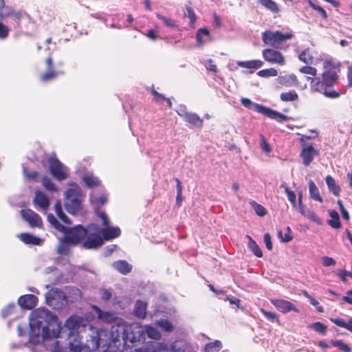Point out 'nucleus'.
<instances>
[{
  "mask_svg": "<svg viewBox=\"0 0 352 352\" xmlns=\"http://www.w3.org/2000/svg\"><path fill=\"white\" fill-rule=\"evenodd\" d=\"M29 342L38 344L56 339L61 331L58 317L44 308L34 310L30 316Z\"/></svg>",
  "mask_w": 352,
  "mask_h": 352,
  "instance_id": "nucleus-1",
  "label": "nucleus"
},
{
  "mask_svg": "<svg viewBox=\"0 0 352 352\" xmlns=\"http://www.w3.org/2000/svg\"><path fill=\"white\" fill-rule=\"evenodd\" d=\"M340 71V63L333 60H324L322 78L307 77V80H310L311 91L320 93L329 98L334 99L340 97V92L333 89L338 82Z\"/></svg>",
  "mask_w": 352,
  "mask_h": 352,
  "instance_id": "nucleus-2",
  "label": "nucleus"
},
{
  "mask_svg": "<svg viewBox=\"0 0 352 352\" xmlns=\"http://www.w3.org/2000/svg\"><path fill=\"white\" fill-rule=\"evenodd\" d=\"M73 236L69 240L73 243L81 244L86 250H96L103 245V240L100 232V226L96 223H90L86 227L82 225L72 227Z\"/></svg>",
  "mask_w": 352,
  "mask_h": 352,
  "instance_id": "nucleus-3",
  "label": "nucleus"
},
{
  "mask_svg": "<svg viewBox=\"0 0 352 352\" xmlns=\"http://www.w3.org/2000/svg\"><path fill=\"white\" fill-rule=\"evenodd\" d=\"M47 219L52 228L64 234L63 238L60 240L57 247V253L62 255L66 254L69 252V245H77V243H73L69 240V237L74 235L72 227L63 225L53 214H48Z\"/></svg>",
  "mask_w": 352,
  "mask_h": 352,
  "instance_id": "nucleus-4",
  "label": "nucleus"
},
{
  "mask_svg": "<svg viewBox=\"0 0 352 352\" xmlns=\"http://www.w3.org/2000/svg\"><path fill=\"white\" fill-rule=\"evenodd\" d=\"M89 338L87 339L89 349L96 350L100 345L102 346H107V349L113 347L109 330L104 328H96L89 325Z\"/></svg>",
  "mask_w": 352,
  "mask_h": 352,
  "instance_id": "nucleus-5",
  "label": "nucleus"
},
{
  "mask_svg": "<svg viewBox=\"0 0 352 352\" xmlns=\"http://www.w3.org/2000/svg\"><path fill=\"white\" fill-rule=\"evenodd\" d=\"M83 199L81 188L76 184H74L72 188H68L65 192V209L69 213L75 214L82 209Z\"/></svg>",
  "mask_w": 352,
  "mask_h": 352,
  "instance_id": "nucleus-6",
  "label": "nucleus"
},
{
  "mask_svg": "<svg viewBox=\"0 0 352 352\" xmlns=\"http://www.w3.org/2000/svg\"><path fill=\"white\" fill-rule=\"evenodd\" d=\"M294 37V34L292 30L285 33L278 30H266L261 34V38L264 44L279 50L283 49V44L285 41L290 40Z\"/></svg>",
  "mask_w": 352,
  "mask_h": 352,
  "instance_id": "nucleus-7",
  "label": "nucleus"
},
{
  "mask_svg": "<svg viewBox=\"0 0 352 352\" xmlns=\"http://www.w3.org/2000/svg\"><path fill=\"white\" fill-rule=\"evenodd\" d=\"M241 104L247 109L254 110L271 119L283 122L288 120V117L269 107L252 102L249 98H242Z\"/></svg>",
  "mask_w": 352,
  "mask_h": 352,
  "instance_id": "nucleus-8",
  "label": "nucleus"
},
{
  "mask_svg": "<svg viewBox=\"0 0 352 352\" xmlns=\"http://www.w3.org/2000/svg\"><path fill=\"white\" fill-rule=\"evenodd\" d=\"M144 329L138 324H126L122 347H133L136 342H144Z\"/></svg>",
  "mask_w": 352,
  "mask_h": 352,
  "instance_id": "nucleus-9",
  "label": "nucleus"
},
{
  "mask_svg": "<svg viewBox=\"0 0 352 352\" xmlns=\"http://www.w3.org/2000/svg\"><path fill=\"white\" fill-rule=\"evenodd\" d=\"M49 169L51 175L58 181H63L68 177V168L55 156L49 158Z\"/></svg>",
  "mask_w": 352,
  "mask_h": 352,
  "instance_id": "nucleus-10",
  "label": "nucleus"
},
{
  "mask_svg": "<svg viewBox=\"0 0 352 352\" xmlns=\"http://www.w3.org/2000/svg\"><path fill=\"white\" fill-rule=\"evenodd\" d=\"M46 303L54 309H59L67 301L65 293L60 289L52 288L45 294Z\"/></svg>",
  "mask_w": 352,
  "mask_h": 352,
  "instance_id": "nucleus-11",
  "label": "nucleus"
},
{
  "mask_svg": "<svg viewBox=\"0 0 352 352\" xmlns=\"http://www.w3.org/2000/svg\"><path fill=\"white\" fill-rule=\"evenodd\" d=\"M125 323L113 324L111 326L109 332L111 333V339L113 346H122V342L124 337Z\"/></svg>",
  "mask_w": 352,
  "mask_h": 352,
  "instance_id": "nucleus-12",
  "label": "nucleus"
},
{
  "mask_svg": "<svg viewBox=\"0 0 352 352\" xmlns=\"http://www.w3.org/2000/svg\"><path fill=\"white\" fill-rule=\"evenodd\" d=\"M264 60L271 64L284 65L285 59L284 56L275 48H267L262 52Z\"/></svg>",
  "mask_w": 352,
  "mask_h": 352,
  "instance_id": "nucleus-13",
  "label": "nucleus"
},
{
  "mask_svg": "<svg viewBox=\"0 0 352 352\" xmlns=\"http://www.w3.org/2000/svg\"><path fill=\"white\" fill-rule=\"evenodd\" d=\"M22 218L32 227L41 228L43 225L41 217L30 209H22L21 210Z\"/></svg>",
  "mask_w": 352,
  "mask_h": 352,
  "instance_id": "nucleus-14",
  "label": "nucleus"
},
{
  "mask_svg": "<svg viewBox=\"0 0 352 352\" xmlns=\"http://www.w3.org/2000/svg\"><path fill=\"white\" fill-rule=\"evenodd\" d=\"M318 153V151L316 150L312 145L303 144L300 157L302 159L303 164L308 166Z\"/></svg>",
  "mask_w": 352,
  "mask_h": 352,
  "instance_id": "nucleus-15",
  "label": "nucleus"
},
{
  "mask_svg": "<svg viewBox=\"0 0 352 352\" xmlns=\"http://www.w3.org/2000/svg\"><path fill=\"white\" fill-rule=\"evenodd\" d=\"M69 350L72 352H82V350L85 348L88 349L87 342L86 344L83 343L81 340L79 334H72L69 333Z\"/></svg>",
  "mask_w": 352,
  "mask_h": 352,
  "instance_id": "nucleus-16",
  "label": "nucleus"
},
{
  "mask_svg": "<svg viewBox=\"0 0 352 352\" xmlns=\"http://www.w3.org/2000/svg\"><path fill=\"white\" fill-rule=\"evenodd\" d=\"M271 303L280 312L298 311L296 306L289 301L283 299H272Z\"/></svg>",
  "mask_w": 352,
  "mask_h": 352,
  "instance_id": "nucleus-17",
  "label": "nucleus"
},
{
  "mask_svg": "<svg viewBox=\"0 0 352 352\" xmlns=\"http://www.w3.org/2000/svg\"><path fill=\"white\" fill-rule=\"evenodd\" d=\"M82 318L72 316L66 320L65 326L70 331L69 333L75 334V331H78L84 326Z\"/></svg>",
  "mask_w": 352,
  "mask_h": 352,
  "instance_id": "nucleus-18",
  "label": "nucleus"
},
{
  "mask_svg": "<svg viewBox=\"0 0 352 352\" xmlns=\"http://www.w3.org/2000/svg\"><path fill=\"white\" fill-rule=\"evenodd\" d=\"M35 206L40 208L42 210L46 212L50 205V201L47 196L41 190H36L33 199Z\"/></svg>",
  "mask_w": 352,
  "mask_h": 352,
  "instance_id": "nucleus-19",
  "label": "nucleus"
},
{
  "mask_svg": "<svg viewBox=\"0 0 352 352\" xmlns=\"http://www.w3.org/2000/svg\"><path fill=\"white\" fill-rule=\"evenodd\" d=\"M38 298L33 294H25L20 296L18 299V303L21 308L25 309H32L37 305Z\"/></svg>",
  "mask_w": 352,
  "mask_h": 352,
  "instance_id": "nucleus-20",
  "label": "nucleus"
},
{
  "mask_svg": "<svg viewBox=\"0 0 352 352\" xmlns=\"http://www.w3.org/2000/svg\"><path fill=\"white\" fill-rule=\"evenodd\" d=\"M93 310L96 314L98 318L106 323H113L117 319V316L112 311H102L96 305L92 307Z\"/></svg>",
  "mask_w": 352,
  "mask_h": 352,
  "instance_id": "nucleus-21",
  "label": "nucleus"
},
{
  "mask_svg": "<svg viewBox=\"0 0 352 352\" xmlns=\"http://www.w3.org/2000/svg\"><path fill=\"white\" fill-rule=\"evenodd\" d=\"M100 232L102 237L103 241L104 240L108 241L118 237L121 231L118 227H107L101 228L100 227Z\"/></svg>",
  "mask_w": 352,
  "mask_h": 352,
  "instance_id": "nucleus-22",
  "label": "nucleus"
},
{
  "mask_svg": "<svg viewBox=\"0 0 352 352\" xmlns=\"http://www.w3.org/2000/svg\"><path fill=\"white\" fill-rule=\"evenodd\" d=\"M46 65L47 67V71L41 76L43 81H48L56 78L57 76L63 74V72H55L52 69L53 60L51 57H48L46 59Z\"/></svg>",
  "mask_w": 352,
  "mask_h": 352,
  "instance_id": "nucleus-23",
  "label": "nucleus"
},
{
  "mask_svg": "<svg viewBox=\"0 0 352 352\" xmlns=\"http://www.w3.org/2000/svg\"><path fill=\"white\" fill-rule=\"evenodd\" d=\"M237 65L240 67L250 69L248 72H244L245 74H252L253 69L261 68L263 65V62L261 60H251L245 61H238Z\"/></svg>",
  "mask_w": 352,
  "mask_h": 352,
  "instance_id": "nucleus-24",
  "label": "nucleus"
},
{
  "mask_svg": "<svg viewBox=\"0 0 352 352\" xmlns=\"http://www.w3.org/2000/svg\"><path fill=\"white\" fill-rule=\"evenodd\" d=\"M196 40L199 46H203L206 43L211 41L212 38L208 29L206 28L198 29L196 34Z\"/></svg>",
  "mask_w": 352,
  "mask_h": 352,
  "instance_id": "nucleus-25",
  "label": "nucleus"
},
{
  "mask_svg": "<svg viewBox=\"0 0 352 352\" xmlns=\"http://www.w3.org/2000/svg\"><path fill=\"white\" fill-rule=\"evenodd\" d=\"M112 266L122 274H127L132 270V265L125 260H119L113 262Z\"/></svg>",
  "mask_w": 352,
  "mask_h": 352,
  "instance_id": "nucleus-26",
  "label": "nucleus"
},
{
  "mask_svg": "<svg viewBox=\"0 0 352 352\" xmlns=\"http://www.w3.org/2000/svg\"><path fill=\"white\" fill-rule=\"evenodd\" d=\"M19 237L24 243L28 245H40L43 242L41 238L29 233H21Z\"/></svg>",
  "mask_w": 352,
  "mask_h": 352,
  "instance_id": "nucleus-27",
  "label": "nucleus"
},
{
  "mask_svg": "<svg viewBox=\"0 0 352 352\" xmlns=\"http://www.w3.org/2000/svg\"><path fill=\"white\" fill-rule=\"evenodd\" d=\"M277 80L280 85L285 87L296 86L298 84L297 77L294 74L279 76Z\"/></svg>",
  "mask_w": 352,
  "mask_h": 352,
  "instance_id": "nucleus-28",
  "label": "nucleus"
},
{
  "mask_svg": "<svg viewBox=\"0 0 352 352\" xmlns=\"http://www.w3.org/2000/svg\"><path fill=\"white\" fill-rule=\"evenodd\" d=\"M54 210L58 219L66 225H71L72 221L69 217L64 213L62 208V204L60 200L56 201L54 204Z\"/></svg>",
  "mask_w": 352,
  "mask_h": 352,
  "instance_id": "nucleus-29",
  "label": "nucleus"
},
{
  "mask_svg": "<svg viewBox=\"0 0 352 352\" xmlns=\"http://www.w3.org/2000/svg\"><path fill=\"white\" fill-rule=\"evenodd\" d=\"M147 304L142 300H137L133 309V314L138 318H144L146 316Z\"/></svg>",
  "mask_w": 352,
  "mask_h": 352,
  "instance_id": "nucleus-30",
  "label": "nucleus"
},
{
  "mask_svg": "<svg viewBox=\"0 0 352 352\" xmlns=\"http://www.w3.org/2000/svg\"><path fill=\"white\" fill-rule=\"evenodd\" d=\"M325 182L329 191H331L335 196H339L340 188L336 184L335 179L331 175H328L325 179Z\"/></svg>",
  "mask_w": 352,
  "mask_h": 352,
  "instance_id": "nucleus-31",
  "label": "nucleus"
},
{
  "mask_svg": "<svg viewBox=\"0 0 352 352\" xmlns=\"http://www.w3.org/2000/svg\"><path fill=\"white\" fill-rule=\"evenodd\" d=\"M309 192L311 199L320 203L323 201L318 187L312 180L309 182Z\"/></svg>",
  "mask_w": 352,
  "mask_h": 352,
  "instance_id": "nucleus-32",
  "label": "nucleus"
},
{
  "mask_svg": "<svg viewBox=\"0 0 352 352\" xmlns=\"http://www.w3.org/2000/svg\"><path fill=\"white\" fill-rule=\"evenodd\" d=\"M329 214L331 219L328 220L327 223L333 228H340L341 227V223L338 212L333 210H329Z\"/></svg>",
  "mask_w": 352,
  "mask_h": 352,
  "instance_id": "nucleus-33",
  "label": "nucleus"
},
{
  "mask_svg": "<svg viewBox=\"0 0 352 352\" xmlns=\"http://www.w3.org/2000/svg\"><path fill=\"white\" fill-rule=\"evenodd\" d=\"M330 320L336 325L344 328L351 332H352V318H350L348 321L341 318H331Z\"/></svg>",
  "mask_w": 352,
  "mask_h": 352,
  "instance_id": "nucleus-34",
  "label": "nucleus"
},
{
  "mask_svg": "<svg viewBox=\"0 0 352 352\" xmlns=\"http://www.w3.org/2000/svg\"><path fill=\"white\" fill-rule=\"evenodd\" d=\"M185 121L191 124L194 126L201 127L203 124L202 119L195 113H189L185 119Z\"/></svg>",
  "mask_w": 352,
  "mask_h": 352,
  "instance_id": "nucleus-35",
  "label": "nucleus"
},
{
  "mask_svg": "<svg viewBox=\"0 0 352 352\" xmlns=\"http://www.w3.org/2000/svg\"><path fill=\"white\" fill-rule=\"evenodd\" d=\"M143 329L144 333H146L148 337L150 338L158 340L161 337V334L158 330L151 325H145Z\"/></svg>",
  "mask_w": 352,
  "mask_h": 352,
  "instance_id": "nucleus-36",
  "label": "nucleus"
},
{
  "mask_svg": "<svg viewBox=\"0 0 352 352\" xmlns=\"http://www.w3.org/2000/svg\"><path fill=\"white\" fill-rule=\"evenodd\" d=\"M258 1L273 13H276L279 10L277 3L272 0H258Z\"/></svg>",
  "mask_w": 352,
  "mask_h": 352,
  "instance_id": "nucleus-37",
  "label": "nucleus"
},
{
  "mask_svg": "<svg viewBox=\"0 0 352 352\" xmlns=\"http://www.w3.org/2000/svg\"><path fill=\"white\" fill-rule=\"evenodd\" d=\"M298 58L300 61L306 64H311L314 61V57L309 48L304 50L298 55Z\"/></svg>",
  "mask_w": 352,
  "mask_h": 352,
  "instance_id": "nucleus-38",
  "label": "nucleus"
},
{
  "mask_svg": "<svg viewBox=\"0 0 352 352\" xmlns=\"http://www.w3.org/2000/svg\"><path fill=\"white\" fill-rule=\"evenodd\" d=\"M83 181L86 186L89 188H93L100 185L99 179L92 175H85L83 177Z\"/></svg>",
  "mask_w": 352,
  "mask_h": 352,
  "instance_id": "nucleus-39",
  "label": "nucleus"
},
{
  "mask_svg": "<svg viewBox=\"0 0 352 352\" xmlns=\"http://www.w3.org/2000/svg\"><path fill=\"white\" fill-rule=\"evenodd\" d=\"M280 100L284 102H292L297 100L298 98V94L296 91L292 90L289 92L282 93L280 96Z\"/></svg>",
  "mask_w": 352,
  "mask_h": 352,
  "instance_id": "nucleus-40",
  "label": "nucleus"
},
{
  "mask_svg": "<svg viewBox=\"0 0 352 352\" xmlns=\"http://www.w3.org/2000/svg\"><path fill=\"white\" fill-rule=\"evenodd\" d=\"M249 242H248V248L250 250L254 253V254L260 258L263 256L262 251L259 246L257 245L256 241H254L250 236H248Z\"/></svg>",
  "mask_w": 352,
  "mask_h": 352,
  "instance_id": "nucleus-41",
  "label": "nucleus"
},
{
  "mask_svg": "<svg viewBox=\"0 0 352 352\" xmlns=\"http://www.w3.org/2000/svg\"><path fill=\"white\" fill-rule=\"evenodd\" d=\"M222 348V344L219 340L210 342L205 346V352H219Z\"/></svg>",
  "mask_w": 352,
  "mask_h": 352,
  "instance_id": "nucleus-42",
  "label": "nucleus"
},
{
  "mask_svg": "<svg viewBox=\"0 0 352 352\" xmlns=\"http://www.w3.org/2000/svg\"><path fill=\"white\" fill-rule=\"evenodd\" d=\"M309 327L313 329L315 331L322 336H325L327 334V327L320 322L311 323L309 324Z\"/></svg>",
  "mask_w": 352,
  "mask_h": 352,
  "instance_id": "nucleus-43",
  "label": "nucleus"
},
{
  "mask_svg": "<svg viewBox=\"0 0 352 352\" xmlns=\"http://www.w3.org/2000/svg\"><path fill=\"white\" fill-rule=\"evenodd\" d=\"M282 186L285 189L288 200L292 204V206L295 208L296 206V196L295 192L293 190H291L285 184H283Z\"/></svg>",
  "mask_w": 352,
  "mask_h": 352,
  "instance_id": "nucleus-44",
  "label": "nucleus"
},
{
  "mask_svg": "<svg viewBox=\"0 0 352 352\" xmlns=\"http://www.w3.org/2000/svg\"><path fill=\"white\" fill-rule=\"evenodd\" d=\"M42 184L43 187L50 192H57L58 188L47 177H43L42 179Z\"/></svg>",
  "mask_w": 352,
  "mask_h": 352,
  "instance_id": "nucleus-45",
  "label": "nucleus"
},
{
  "mask_svg": "<svg viewBox=\"0 0 352 352\" xmlns=\"http://www.w3.org/2000/svg\"><path fill=\"white\" fill-rule=\"evenodd\" d=\"M156 325L164 329L166 332H170L173 329L172 323L166 319H162L156 321Z\"/></svg>",
  "mask_w": 352,
  "mask_h": 352,
  "instance_id": "nucleus-46",
  "label": "nucleus"
},
{
  "mask_svg": "<svg viewBox=\"0 0 352 352\" xmlns=\"http://www.w3.org/2000/svg\"><path fill=\"white\" fill-rule=\"evenodd\" d=\"M89 199L91 203L97 207H99L107 201V197L103 195L100 197H96L95 195L91 193Z\"/></svg>",
  "mask_w": 352,
  "mask_h": 352,
  "instance_id": "nucleus-47",
  "label": "nucleus"
},
{
  "mask_svg": "<svg viewBox=\"0 0 352 352\" xmlns=\"http://www.w3.org/2000/svg\"><path fill=\"white\" fill-rule=\"evenodd\" d=\"M303 216L307 217L310 221L315 222L318 225L322 224L321 219L316 215L314 212L309 209H307L305 212H303Z\"/></svg>",
  "mask_w": 352,
  "mask_h": 352,
  "instance_id": "nucleus-48",
  "label": "nucleus"
},
{
  "mask_svg": "<svg viewBox=\"0 0 352 352\" xmlns=\"http://www.w3.org/2000/svg\"><path fill=\"white\" fill-rule=\"evenodd\" d=\"M331 343L333 346L337 347L338 349H339L340 351H342L343 352H350L351 351V348L349 346V345H347L346 344L343 342L342 340H331Z\"/></svg>",
  "mask_w": 352,
  "mask_h": 352,
  "instance_id": "nucleus-49",
  "label": "nucleus"
},
{
  "mask_svg": "<svg viewBox=\"0 0 352 352\" xmlns=\"http://www.w3.org/2000/svg\"><path fill=\"white\" fill-rule=\"evenodd\" d=\"M250 204L258 216L263 217L266 214V209L261 204H257L255 201H251Z\"/></svg>",
  "mask_w": 352,
  "mask_h": 352,
  "instance_id": "nucleus-50",
  "label": "nucleus"
},
{
  "mask_svg": "<svg viewBox=\"0 0 352 352\" xmlns=\"http://www.w3.org/2000/svg\"><path fill=\"white\" fill-rule=\"evenodd\" d=\"M257 74L263 78H267L270 76H276L278 74V72L276 69L274 68L265 69L260 70Z\"/></svg>",
  "mask_w": 352,
  "mask_h": 352,
  "instance_id": "nucleus-51",
  "label": "nucleus"
},
{
  "mask_svg": "<svg viewBox=\"0 0 352 352\" xmlns=\"http://www.w3.org/2000/svg\"><path fill=\"white\" fill-rule=\"evenodd\" d=\"M156 16L159 19L162 21V22L164 23V24L166 26H167L168 28H175L177 27L176 23L174 20H173L170 18H166L164 16L160 14H157Z\"/></svg>",
  "mask_w": 352,
  "mask_h": 352,
  "instance_id": "nucleus-52",
  "label": "nucleus"
},
{
  "mask_svg": "<svg viewBox=\"0 0 352 352\" xmlns=\"http://www.w3.org/2000/svg\"><path fill=\"white\" fill-rule=\"evenodd\" d=\"M52 352H69V349L66 346L60 344L59 341H55L51 346Z\"/></svg>",
  "mask_w": 352,
  "mask_h": 352,
  "instance_id": "nucleus-53",
  "label": "nucleus"
},
{
  "mask_svg": "<svg viewBox=\"0 0 352 352\" xmlns=\"http://www.w3.org/2000/svg\"><path fill=\"white\" fill-rule=\"evenodd\" d=\"M286 231L287 232H285L284 236H283V232L281 230L278 232V237L281 239V241L285 243L289 242L292 240V236L291 235V228L289 226L286 228Z\"/></svg>",
  "mask_w": 352,
  "mask_h": 352,
  "instance_id": "nucleus-54",
  "label": "nucleus"
},
{
  "mask_svg": "<svg viewBox=\"0 0 352 352\" xmlns=\"http://www.w3.org/2000/svg\"><path fill=\"white\" fill-rule=\"evenodd\" d=\"M10 28L0 21V40H5L8 38Z\"/></svg>",
  "mask_w": 352,
  "mask_h": 352,
  "instance_id": "nucleus-55",
  "label": "nucleus"
},
{
  "mask_svg": "<svg viewBox=\"0 0 352 352\" xmlns=\"http://www.w3.org/2000/svg\"><path fill=\"white\" fill-rule=\"evenodd\" d=\"M309 4L314 10L318 12V13L324 19H326L327 18V14L322 7L315 4L311 0H309Z\"/></svg>",
  "mask_w": 352,
  "mask_h": 352,
  "instance_id": "nucleus-56",
  "label": "nucleus"
},
{
  "mask_svg": "<svg viewBox=\"0 0 352 352\" xmlns=\"http://www.w3.org/2000/svg\"><path fill=\"white\" fill-rule=\"evenodd\" d=\"M302 74H309L316 76L317 74L316 68L311 66H304L299 69Z\"/></svg>",
  "mask_w": 352,
  "mask_h": 352,
  "instance_id": "nucleus-57",
  "label": "nucleus"
},
{
  "mask_svg": "<svg viewBox=\"0 0 352 352\" xmlns=\"http://www.w3.org/2000/svg\"><path fill=\"white\" fill-rule=\"evenodd\" d=\"M261 312L268 320L271 322L278 321V317L275 313L267 311L264 309H261Z\"/></svg>",
  "mask_w": 352,
  "mask_h": 352,
  "instance_id": "nucleus-58",
  "label": "nucleus"
},
{
  "mask_svg": "<svg viewBox=\"0 0 352 352\" xmlns=\"http://www.w3.org/2000/svg\"><path fill=\"white\" fill-rule=\"evenodd\" d=\"M322 263L324 267H330L336 264V261L334 258L326 256L322 257Z\"/></svg>",
  "mask_w": 352,
  "mask_h": 352,
  "instance_id": "nucleus-59",
  "label": "nucleus"
},
{
  "mask_svg": "<svg viewBox=\"0 0 352 352\" xmlns=\"http://www.w3.org/2000/svg\"><path fill=\"white\" fill-rule=\"evenodd\" d=\"M15 307L16 306L14 303L9 304L6 308H4L1 311L2 317L6 318L7 316H8L12 312Z\"/></svg>",
  "mask_w": 352,
  "mask_h": 352,
  "instance_id": "nucleus-60",
  "label": "nucleus"
},
{
  "mask_svg": "<svg viewBox=\"0 0 352 352\" xmlns=\"http://www.w3.org/2000/svg\"><path fill=\"white\" fill-rule=\"evenodd\" d=\"M100 295L104 301H108L112 296V292L111 289H100Z\"/></svg>",
  "mask_w": 352,
  "mask_h": 352,
  "instance_id": "nucleus-61",
  "label": "nucleus"
},
{
  "mask_svg": "<svg viewBox=\"0 0 352 352\" xmlns=\"http://www.w3.org/2000/svg\"><path fill=\"white\" fill-rule=\"evenodd\" d=\"M26 14L25 12L23 11H14V13L12 14V16L13 17V20L16 22L17 24L20 23V21L21 18Z\"/></svg>",
  "mask_w": 352,
  "mask_h": 352,
  "instance_id": "nucleus-62",
  "label": "nucleus"
},
{
  "mask_svg": "<svg viewBox=\"0 0 352 352\" xmlns=\"http://www.w3.org/2000/svg\"><path fill=\"white\" fill-rule=\"evenodd\" d=\"M23 171L24 175L29 179H34L38 175V173L36 171L28 172L25 166H23Z\"/></svg>",
  "mask_w": 352,
  "mask_h": 352,
  "instance_id": "nucleus-63",
  "label": "nucleus"
},
{
  "mask_svg": "<svg viewBox=\"0 0 352 352\" xmlns=\"http://www.w3.org/2000/svg\"><path fill=\"white\" fill-rule=\"evenodd\" d=\"M261 147L262 150L266 153H269L271 151V148L270 144L267 142L266 140L263 137V135H261Z\"/></svg>",
  "mask_w": 352,
  "mask_h": 352,
  "instance_id": "nucleus-64",
  "label": "nucleus"
}]
</instances>
